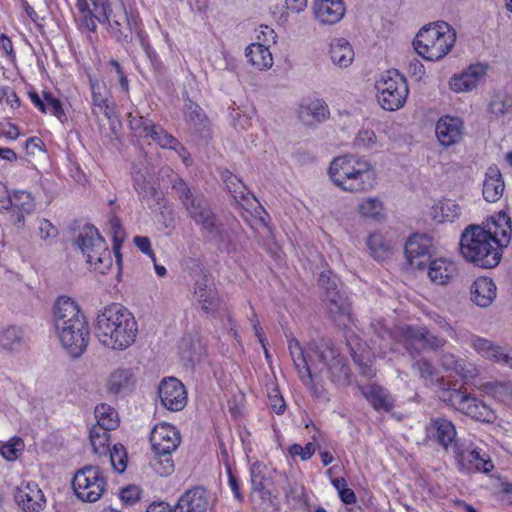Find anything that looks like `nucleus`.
I'll list each match as a JSON object with an SVG mask.
<instances>
[{
  "instance_id": "f257e3e1",
  "label": "nucleus",
  "mask_w": 512,
  "mask_h": 512,
  "mask_svg": "<svg viewBox=\"0 0 512 512\" xmlns=\"http://www.w3.org/2000/svg\"><path fill=\"white\" fill-rule=\"evenodd\" d=\"M138 324L133 313L121 304L103 308L96 318L95 335L106 348L123 351L136 341Z\"/></svg>"
},
{
  "instance_id": "f03ea898",
  "label": "nucleus",
  "mask_w": 512,
  "mask_h": 512,
  "mask_svg": "<svg viewBox=\"0 0 512 512\" xmlns=\"http://www.w3.org/2000/svg\"><path fill=\"white\" fill-rule=\"evenodd\" d=\"M54 319L62 346L71 356H81L89 343L90 328L79 305L69 297H59L54 307Z\"/></svg>"
},
{
  "instance_id": "7ed1b4c3",
  "label": "nucleus",
  "mask_w": 512,
  "mask_h": 512,
  "mask_svg": "<svg viewBox=\"0 0 512 512\" xmlns=\"http://www.w3.org/2000/svg\"><path fill=\"white\" fill-rule=\"evenodd\" d=\"M332 183L345 192L363 193L376 184V173L371 163L356 155L335 157L328 168Z\"/></svg>"
},
{
  "instance_id": "20e7f679",
  "label": "nucleus",
  "mask_w": 512,
  "mask_h": 512,
  "mask_svg": "<svg viewBox=\"0 0 512 512\" xmlns=\"http://www.w3.org/2000/svg\"><path fill=\"white\" fill-rule=\"evenodd\" d=\"M459 245L464 259L476 266L494 268L501 261L502 250L481 225L466 227L462 232Z\"/></svg>"
},
{
  "instance_id": "39448f33",
  "label": "nucleus",
  "mask_w": 512,
  "mask_h": 512,
  "mask_svg": "<svg viewBox=\"0 0 512 512\" xmlns=\"http://www.w3.org/2000/svg\"><path fill=\"white\" fill-rule=\"evenodd\" d=\"M153 458L150 466L160 476H169L174 472L173 454L181 444L180 431L173 425L161 422L156 424L149 436Z\"/></svg>"
},
{
  "instance_id": "423d86ee",
  "label": "nucleus",
  "mask_w": 512,
  "mask_h": 512,
  "mask_svg": "<svg viewBox=\"0 0 512 512\" xmlns=\"http://www.w3.org/2000/svg\"><path fill=\"white\" fill-rule=\"evenodd\" d=\"M456 32L446 22H436L424 26L413 42L416 52L428 61L444 58L454 47Z\"/></svg>"
},
{
  "instance_id": "0eeeda50",
  "label": "nucleus",
  "mask_w": 512,
  "mask_h": 512,
  "mask_svg": "<svg viewBox=\"0 0 512 512\" xmlns=\"http://www.w3.org/2000/svg\"><path fill=\"white\" fill-rule=\"evenodd\" d=\"M95 10L101 6L102 13L108 22V31L120 43H130L133 33L142 30V19L138 12L127 11L122 0L93 1Z\"/></svg>"
},
{
  "instance_id": "6e6552de",
  "label": "nucleus",
  "mask_w": 512,
  "mask_h": 512,
  "mask_svg": "<svg viewBox=\"0 0 512 512\" xmlns=\"http://www.w3.org/2000/svg\"><path fill=\"white\" fill-rule=\"evenodd\" d=\"M171 188L175 191L189 213L191 219L207 235H219V226L215 214L208 206L202 194H193L188 184L178 176L171 180Z\"/></svg>"
},
{
  "instance_id": "1a4fd4ad",
  "label": "nucleus",
  "mask_w": 512,
  "mask_h": 512,
  "mask_svg": "<svg viewBox=\"0 0 512 512\" xmlns=\"http://www.w3.org/2000/svg\"><path fill=\"white\" fill-rule=\"evenodd\" d=\"M75 243L94 271L105 274L112 267L111 251L94 225L85 224L81 227L75 237Z\"/></svg>"
},
{
  "instance_id": "9d476101",
  "label": "nucleus",
  "mask_w": 512,
  "mask_h": 512,
  "mask_svg": "<svg viewBox=\"0 0 512 512\" xmlns=\"http://www.w3.org/2000/svg\"><path fill=\"white\" fill-rule=\"evenodd\" d=\"M392 338L412 357L420 355L424 350H439L446 344L444 338L432 334L425 326H398L393 330Z\"/></svg>"
},
{
  "instance_id": "9b49d317",
  "label": "nucleus",
  "mask_w": 512,
  "mask_h": 512,
  "mask_svg": "<svg viewBox=\"0 0 512 512\" xmlns=\"http://www.w3.org/2000/svg\"><path fill=\"white\" fill-rule=\"evenodd\" d=\"M311 356L318 368L327 371L332 382L337 384H348L351 377V369L346 358L341 355L331 340L322 339L311 349Z\"/></svg>"
},
{
  "instance_id": "f8f14e48",
  "label": "nucleus",
  "mask_w": 512,
  "mask_h": 512,
  "mask_svg": "<svg viewBox=\"0 0 512 512\" xmlns=\"http://www.w3.org/2000/svg\"><path fill=\"white\" fill-rule=\"evenodd\" d=\"M441 399L462 414L483 423H492L496 419L494 410L483 400L469 394L466 390L449 388L442 392Z\"/></svg>"
},
{
  "instance_id": "ddd939ff",
  "label": "nucleus",
  "mask_w": 512,
  "mask_h": 512,
  "mask_svg": "<svg viewBox=\"0 0 512 512\" xmlns=\"http://www.w3.org/2000/svg\"><path fill=\"white\" fill-rule=\"evenodd\" d=\"M288 349L294 366L298 372L299 378L302 383L307 386L314 398L320 399L326 395V390L322 384L315 381L314 376L317 372H322V368L312 359L311 356L306 355V351L301 343L292 335H286Z\"/></svg>"
},
{
  "instance_id": "4468645a",
  "label": "nucleus",
  "mask_w": 512,
  "mask_h": 512,
  "mask_svg": "<svg viewBox=\"0 0 512 512\" xmlns=\"http://www.w3.org/2000/svg\"><path fill=\"white\" fill-rule=\"evenodd\" d=\"M377 98L387 111L402 108L407 100L409 89L403 75L397 70L386 71L376 83Z\"/></svg>"
},
{
  "instance_id": "2eb2a0df",
  "label": "nucleus",
  "mask_w": 512,
  "mask_h": 512,
  "mask_svg": "<svg viewBox=\"0 0 512 512\" xmlns=\"http://www.w3.org/2000/svg\"><path fill=\"white\" fill-rule=\"evenodd\" d=\"M107 478L99 466L86 465L77 470L72 479V488L83 502L98 501L107 490Z\"/></svg>"
},
{
  "instance_id": "dca6fc26",
  "label": "nucleus",
  "mask_w": 512,
  "mask_h": 512,
  "mask_svg": "<svg viewBox=\"0 0 512 512\" xmlns=\"http://www.w3.org/2000/svg\"><path fill=\"white\" fill-rule=\"evenodd\" d=\"M194 284V295L197 297L202 310L207 314H214L223 309V301L208 275L199 268Z\"/></svg>"
},
{
  "instance_id": "f3484780",
  "label": "nucleus",
  "mask_w": 512,
  "mask_h": 512,
  "mask_svg": "<svg viewBox=\"0 0 512 512\" xmlns=\"http://www.w3.org/2000/svg\"><path fill=\"white\" fill-rule=\"evenodd\" d=\"M331 271H323L319 276V283L327 289L328 310L333 315L339 316V325L347 326L352 321L351 304L347 297L336 291V285L328 286Z\"/></svg>"
},
{
  "instance_id": "a211bd4d",
  "label": "nucleus",
  "mask_w": 512,
  "mask_h": 512,
  "mask_svg": "<svg viewBox=\"0 0 512 512\" xmlns=\"http://www.w3.org/2000/svg\"><path fill=\"white\" fill-rule=\"evenodd\" d=\"M158 395L162 405L170 411H180L187 404L186 389L183 383L174 377L161 381Z\"/></svg>"
},
{
  "instance_id": "6ab92c4d",
  "label": "nucleus",
  "mask_w": 512,
  "mask_h": 512,
  "mask_svg": "<svg viewBox=\"0 0 512 512\" xmlns=\"http://www.w3.org/2000/svg\"><path fill=\"white\" fill-rule=\"evenodd\" d=\"M11 203L8 204L3 214L8 216L9 221L22 227L27 215L35 209V199L32 194L26 190H13L10 195Z\"/></svg>"
},
{
  "instance_id": "aec40b11",
  "label": "nucleus",
  "mask_w": 512,
  "mask_h": 512,
  "mask_svg": "<svg viewBox=\"0 0 512 512\" xmlns=\"http://www.w3.org/2000/svg\"><path fill=\"white\" fill-rule=\"evenodd\" d=\"M27 96L32 105L42 114L51 115L61 123L67 121V115L64 110L62 101L52 92L43 90L39 93L35 88L31 87L27 91Z\"/></svg>"
},
{
  "instance_id": "412c9836",
  "label": "nucleus",
  "mask_w": 512,
  "mask_h": 512,
  "mask_svg": "<svg viewBox=\"0 0 512 512\" xmlns=\"http://www.w3.org/2000/svg\"><path fill=\"white\" fill-rule=\"evenodd\" d=\"M89 84L92 96V114L96 117L103 115L107 119L114 117L115 104L105 82L95 76H89Z\"/></svg>"
},
{
  "instance_id": "4be33fe9",
  "label": "nucleus",
  "mask_w": 512,
  "mask_h": 512,
  "mask_svg": "<svg viewBox=\"0 0 512 512\" xmlns=\"http://www.w3.org/2000/svg\"><path fill=\"white\" fill-rule=\"evenodd\" d=\"M481 226L493 237V241L501 250L509 245L512 237V220L505 211L494 213Z\"/></svg>"
},
{
  "instance_id": "5701e85b",
  "label": "nucleus",
  "mask_w": 512,
  "mask_h": 512,
  "mask_svg": "<svg viewBox=\"0 0 512 512\" xmlns=\"http://www.w3.org/2000/svg\"><path fill=\"white\" fill-rule=\"evenodd\" d=\"M488 69L487 64H471L460 74L453 75L449 81V86L455 92L471 91L484 81Z\"/></svg>"
},
{
  "instance_id": "b1692460",
  "label": "nucleus",
  "mask_w": 512,
  "mask_h": 512,
  "mask_svg": "<svg viewBox=\"0 0 512 512\" xmlns=\"http://www.w3.org/2000/svg\"><path fill=\"white\" fill-rule=\"evenodd\" d=\"M427 275L434 285L447 286L458 277L459 267L452 259L438 257L429 262Z\"/></svg>"
},
{
  "instance_id": "393cba45",
  "label": "nucleus",
  "mask_w": 512,
  "mask_h": 512,
  "mask_svg": "<svg viewBox=\"0 0 512 512\" xmlns=\"http://www.w3.org/2000/svg\"><path fill=\"white\" fill-rule=\"evenodd\" d=\"M210 506L207 489L195 486L185 491L174 506V512H206Z\"/></svg>"
},
{
  "instance_id": "a878e982",
  "label": "nucleus",
  "mask_w": 512,
  "mask_h": 512,
  "mask_svg": "<svg viewBox=\"0 0 512 512\" xmlns=\"http://www.w3.org/2000/svg\"><path fill=\"white\" fill-rule=\"evenodd\" d=\"M15 499L18 505L28 512H39L46 504L42 490L34 482L22 483L17 489Z\"/></svg>"
},
{
  "instance_id": "bb28decb",
  "label": "nucleus",
  "mask_w": 512,
  "mask_h": 512,
  "mask_svg": "<svg viewBox=\"0 0 512 512\" xmlns=\"http://www.w3.org/2000/svg\"><path fill=\"white\" fill-rule=\"evenodd\" d=\"M362 396L375 411L390 412L395 407V399L385 387L370 383L359 387Z\"/></svg>"
},
{
  "instance_id": "cd10ccee",
  "label": "nucleus",
  "mask_w": 512,
  "mask_h": 512,
  "mask_svg": "<svg viewBox=\"0 0 512 512\" xmlns=\"http://www.w3.org/2000/svg\"><path fill=\"white\" fill-rule=\"evenodd\" d=\"M463 130V121L460 118L443 116L436 123L435 134L441 145L449 147L462 139Z\"/></svg>"
},
{
  "instance_id": "c85d7f7f",
  "label": "nucleus",
  "mask_w": 512,
  "mask_h": 512,
  "mask_svg": "<svg viewBox=\"0 0 512 512\" xmlns=\"http://www.w3.org/2000/svg\"><path fill=\"white\" fill-rule=\"evenodd\" d=\"M315 18L322 24H336L345 15L343 0H315L313 4Z\"/></svg>"
},
{
  "instance_id": "c756f323",
  "label": "nucleus",
  "mask_w": 512,
  "mask_h": 512,
  "mask_svg": "<svg viewBox=\"0 0 512 512\" xmlns=\"http://www.w3.org/2000/svg\"><path fill=\"white\" fill-rule=\"evenodd\" d=\"M429 439L447 449L455 440L457 432L453 422L445 417L431 420L426 428Z\"/></svg>"
},
{
  "instance_id": "7c9ffc66",
  "label": "nucleus",
  "mask_w": 512,
  "mask_h": 512,
  "mask_svg": "<svg viewBox=\"0 0 512 512\" xmlns=\"http://www.w3.org/2000/svg\"><path fill=\"white\" fill-rule=\"evenodd\" d=\"M298 116L302 122L312 125L325 120L329 116V109L324 101L308 96L301 100Z\"/></svg>"
},
{
  "instance_id": "2f4dec72",
  "label": "nucleus",
  "mask_w": 512,
  "mask_h": 512,
  "mask_svg": "<svg viewBox=\"0 0 512 512\" xmlns=\"http://www.w3.org/2000/svg\"><path fill=\"white\" fill-rule=\"evenodd\" d=\"M505 184L497 166H490L483 182L482 194L487 202H497L503 195Z\"/></svg>"
},
{
  "instance_id": "473e14b6",
  "label": "nucleus",
  "mask_w": 512,
  "mask_h": 512,
  "mask_svg": "<svg viewBox=\"0 0 512 512\" xmlns=\"http://www.w3.org/2000/svg\"><path fill=\"white\" fill-rule=\"evenodd\" d=\"M496 285L489 277H478L471 286V300L480 307H488L496 297Z\"/></svg>"
},
{
  "instance_id": "72a5a7b5",
  "label": "nucleus",
  "mask_w": 512,
  "mask_h": 512,
  "mask_svg": "<svg viewBox=\"0 0 512 512\" xmlns=\"http://www.w3.org/2000/svg\"><path fill=\"white\" fill-rule=\"evenodd\" d=\"M135 378L131 370L119 368L113 371L107 381V390L110 394L126 393L134 387Z\"/></svg>"
},
{
  "instance_id": "f704fd0d",
  "label": "nucleus",
  "mask_w": 512,
  "mask_h": 512,
  "mask_svg": "<svg viewBox=\"0 0 512 512\" xmlns=\"http://www.w3.org/2000/svg\"><path fill=\"white\" fill-rule=\"evenodd\" d=\"M248 61L258 70L269 69L273 65V57L269 47L261 42L250 44L245 50Z\"/></svg>"
},
{
  "instance_id": "c9c22d12",
  "label": "nucleus",
  "mask_w": 512,
  "mask_h": 512,
  "mask_svg": "<svg viewBox=\"0 0 512 512\" xmlns=\"http://www.w3.org/2000/svg\"><path fill=\"white\" fill-rule=\"evenodd\" d=\"M461 214L460 206L453 200L443 198L435 203L430 210V215L438 223L453 222Z\"/></svg>"
},
{
  "instance_id": "e433bc0d",
  "label": "nucleus",
  "mask_w": 512,
  "mask_h": 512,
  "mask_svg": "<svg viewBox=\"0 0 512 512\" xmlns=\"http://www.w3.org/2000/svg\"><path fill=\"white\" fill-rule=\"evenodd\" d=\"M26 347V338L20 327L8 326L0 331V348L8 352L21 351Z\"/></svg>"
},
{
  "instance_id": "4c0bfd02",
  "label": "nucleus",
  "mask_w": 512,
  "mask_h": 512,
  "mask_svg": "<svg viewBox=\"0 0 512 512\" xmlns=\"http://www.w3.org/2000/svg\"><path fill=\"white\" fill-rule=\"evenodd\" d=\"M432 247V239L426 234H413L405 243V254L410 262L414 264L413 260L420 256L427 255Z\"/></svg>"
},
{
  "instance_id": "58836bf2",
  "label": "nucleus",
  "mask_w": 512,
  "mask_h": 512,
  "mask_svg": "<svg viewBox=\"0 0 512 512\" xmlns=\"http://www.w3.org/2000/svg\"><path fill=\"white\" fill-rule=\"evenodd\" d=\"M441 361L446 370L455 371L465 382L474 378L476 375L477 367L473 363L458 358L453 354H444Z\"/></svg>"
},
{
  "instance_id": "ea45409f",
  "label": "nucleus",
  "mask_w": 512,
  "mask_h": 512,
  "mask_svg": "<svg viewBox=\"0 0 512 512\" xmlns=\"http://www.w3.org/2000/svg\"><path fill=\"white\" fill-rule=\"evenodd\" d=\"M330 58L339 67H348L354 59V51L344 38H337L330 44Z\"/></svg>"
},
{
  "instance_id": "a19ab883",
  "label": "nucleus",
  "mask_w": 512,
  "mask_h": 512,
  "mask_svg": "<svg viewBox=\"0 0 512 512\" xmlns=\"http://www.w3.org/2000/svg\"><path fill=\"white\" fill-rule=\"evenodd\" d=\"M351 346V344H348ZM350 352L355 365L358 367L361 376L372 379L376 376V369L373 365V355L370 349L359 347L357 350L350 347Z\"/></svg>"
},
{
  "instance_id": "79ce46f5",
  "label": "nucleus",
  "mask_w": 512,
  "mask_h": 512,
  "mask_svg": "<svg viewBox=\"0 0 512 512\" xmlns=\"http://www.w3.org/2000/svg\"><path fill=\"white\" fill-rule=\"evenodd\" d=\"M96 424L104 430H115L119 424V416L117 411L106 403L98 404L94 410Z\"/></svg>"
},
{
  "instance_id": "37998d69",
  "label": "nucleus",
  "mask_w": 512,
  "mask_h": 512,
  "mask_svg": "<svg viewBox=\"0 0 512 512\" xmlns=\"http://www.w3.org/2000/svg\"><path fill=\"white\" fill-rule=\"evenodd\" d=\"M222 179L235 201L243 205V202L248 200L250 193L241 179L232 174L230 171L223 172Z\"/></svg>"
},
{
  "instance_id": "c03bdc74",
  "label": "nucleus",
  "mask_w": 512,
  "mask_h": 512,
  "mask_svg": "<svg viewBox=\"0 0 512 512\" xmlns=\"http://www.w3.org/2000/svg\"><path fill=\"white\" fill-rule=\"evenodd\" d=\"M89 440L93 451L98 455H106L110 449V431L93 425L89 431Z\"/></svg>"
},
{
  "instance_id": "a18cd8bd",
  "label": "nucleus",
  "mask_w": 512,
  "mask_h": 512,
  "mask_svg": "<svg viewBox=\"0 0 512 512\" xmlns=\"http://www.w3.org/2000/svg\"><path fill=\"white\" fill-rule=\"evenodd\" d=\"M133 187L138 193L140 199H156L158 198L157 188L151 184L146 175L141 171H135L132 175Z\"/></svg>"
},
{
  "instance_id": "49530a36",
  "label": "nucleus",
  "mask_w": 512,
  "mask_h": 512,
  "mask_svg": "<svg viewBox=\"0 0 512 512\" xmlns=\"http://www.w3.org/2000/svg\"><path fill=\"white\" fill-rule=\"evenodd\" d=\"M367 246L373 258L382 261L388 257L391 252L390 244L379 232L371 233L367 239Z\"/></svg>"
},
{
  "instance_id": "de8ad7c7",
  "label": "nucleus",
  "mask_w": 512,
  "mask_h": 512,
  "mask_svg": "<svg viewBox=\"0 0 512 512\" xmlns=\"http://www.w3.org/2000/svg\"><path fill=\"white\" fill-rule=\"evenodd\" d=\"M358 211L362 216L376 220L382 219L385 215L383 203L377 197L364 199L359 204Z\"/></svg>"
},
{
  "instance_id": "09e8293b",
  "label": "nucleus",
  "mask_w": 512,
  "mask_h": 512,
  "mask_svg": "<svg viewBox=\"0 0 512 512\" xmlns=\"http://www.w3.org/2000/svg\"><path fill=\"white\" fill-rule=\"evenodd\" d=\"M129 125L135 137L138 139H148L157 124L144 116H134L131 117Z\"/></svg>"
},
{
  "instance_id": "8fccbe9b",
  "label": "nucleus",
  "mask_w": 512,
  "mask_h": 512,
  "mask_svg": "<svg viewBox=\"0 0 512 512\" xmlns=\"http://www.w3.org/2000/svg\"><path fill=\"white\" fill-rule=\"evenodd\" d=\"M467 460L477 471L489 473L494 469L489 455L481 448L472 449L468 453Z\"/></svg>"
},
{
  "instance_id": "3c124183",
  "label": "nucleus",
  "mask_w": 512,
  "mask_h": 512,
  "mask_svg": "<svg viewBox=\"0 0 512 512\" xmlns=\"http://www.w3.org/2000/svg\"><path fill=\"white\" fill-rule=\"evenodd\" d=\"M108 452L112 469L120 474L125 472L128 464V453L125 446L121 443H116Z\"/></svg>"
},
{
  "instance_id": "603ef678",
  "label": "nucleus",
  "mask_w": 512,
  "mask_h": 512,
  "mask_svg": "<svg viewBox=\"0 0 512 512\" xmlns=\"http://www.w3.org/2000/svg\"><path fill=\"white\" fill-rule=\"evenodd\" d=\"M266 471L267 468L264 463L256 461L252 464L250 469L251 485L254 491L263 492L266 488Z\"/></svg>"
},
{
  "instance_id": "864d4df0",
  "label": "nucleus",
  "mask_w": 512,
  "mask_h": 512,
  "mask_svg": "<svg viewBox=\"0 0 512 512\" xmlns=\"http://www.w3.org/2000/svg\"><path fill=\"white\" fill-rule=\"evenodd\" d=\"M413 368L417 369L426 385H433L437 381V369L429 360L419 359L413 364Z\"/></svg>"
},
{
  "instance_id": "5fc2aeb1",
  "label": "nucleus",
  "mask_w": 512,
  "mask_h": 512,
  "mask_svg": "<svg viewBox=\"0 0 512 512\" xmlns=\"http://www.w3.org/2000/svg\"><path fill=\"white\" fill-rule=\"evenodd\" d=\"M473 348L483 357L490 359L494 362L500 357L501 348L495 346L487 339L477 338L473 341Z\"/></svg>"
},
{
  "instance_id": "6e6d98bb",
  "label": "nucleus",
  "mask_w": 512,
  "mask_h": 512,
  "mask_svg": "<svg viewBox=\"0 0 512 512\" xmlns=\"http://www.w3.org/2000/svg\"><path fill=\"white\" fill-rule=\"evenodd\" d=\"M150 139L163 149H171L174 148L175 145L177 146L179 144V140L176 137L168 133L158 124L155 126Z\"/></svg>"
},
{
  "instance_id": "4d7b16f0",
  "label": "nucleus",
  "mask_w": 512,
  "mask_h": 512,
  "mask_svg": "<svg viewBox=\"0 0 512 512\" xmlns=\"http://www.w3.org/2000/svg\"><path fill=\"white\" fill-rule=\"evenodd\" d=\"M315 450V445L312 442L306 443L305 446L293 443L287 448V452L292 458L299 457L302 461L310 460L314 455Z\"/></svg>"
},
{
  "instance_id": "13d9d810",
  "label": "nucleus",
  "mask_w": 512,
  "mask_h": 512,
  "mask_svg": "<svg viewBox=\"0 0 512 512\" xmlns=\"http://www.w3.org/2000/svg\"><path fill=\"white\" fill-rule=\"evenodd\" d=\"M110 224H111V227H112L113 232H114L113 252H114L117 264L119 266H121L122 255H121V252H120V248H121L122 240H120L118 238L119 234H123L121 221H120V219L118 217L114 216V217H112L110 219Z\"/></svg>"
},
{
  "instance_id": "bf43d9fd",
  "label": "nucleus",
  "mask_w": 512,
  "mask_h": 512,
  "mask_svg": "<svg viewBox=\"0 0 512 512\" xmlns=\"http://www.w3.org/2000/svg\"><path fill=\"white\" fill-rule=\"evenodd\" d=\"M184 115L186 120L193 123H201L205 118L203 109L192 101L185 103Z\"/></svg>"
},
{
  "instance_id": "052dcab7",
  "label": "nucleus",
  "mask_w": 512,
  "mask_h": 512,
  "mask_svg": "<svg viewBox=\"0 0 512 512\" xmlns=\"http://www.w3.org/2000/svg\"><path fill=\"white\" fill-rule=\"evenodd\" d=\"M376 142L377 137L371 129H361L355 138V145L363 148H373Z\"/></svg>"
},
{
  "instance_id": "680f3d73",
  "label": "nucleus",
  "mask_w": 512,
  "mask_h": 512,
  "mask_svg": "<svg viewBox=\"0 0 512 512\" xmlns=\"http://www.w3.org/2000/svg\"><path fill=\"white\" fill-rule=\"evenodd\" d=\"M141 490L135 485H129L121 489L119 497L126 505H133L140 500Z\"/></svg>"
},
{
  "instance_id": "e2e57ef3",
  "label": "nucleus",
  "mask_w": 512,
  "mask_h": 512,
  "mask_svg": "<svg viewBox=\"0 0 512 512\" xmlns=\"http://www.w3.org/2000/svg\"><path fill=\"white\" fill-rule=\"evenodd\" d=\"M80 18H79V28L82 30V31H86V32H95L96 29H97V23H96V16L95 14L93 13V11H88V12H84V13H80Z\"/></svg>"
},
{
  "instance_id": "0e129e2a",
  "label": "nucleus",
  "mask_w": 512,
  "mask_h": 512,
  "mask_svg": "<svg viewBox=\"0 0 512 512\" xmlns=\"http://www.w3.org/2000/svg\"><path fill=\"white\" fill-rule=\"evenodd\" d=\"M277 34L268 25H260L259 32L257 34V42L265 44L269 47L276 43Z\"/></svg>"
},
{
  "instance_id": "69168bd1",
  "label": "nucleus",
  "mask_w": 512,
  "mask_h": 512,
  "mask_svg": "<svg viewBox=\"0 0 512 512\" xmlns=\"http://www.w3.org/2000/svg\"><path fill=\"white\" fill-rule=\"evenodd\" d=\"M483 390L494 397L501 398L508 393L510 385L508 383L488 382L483 385Z\"/></svg>"
},
{
  "instance_id": "338daca9",
  "label": "nucleus",
  "mask_w": 512,
  "mask_h": 512,
  "mask_svg": "<svg viewBox=\"0 0 512 512\" xmlns=\"http://www.w3.org/2000/svg\"><path fill=\"white\" fill-rule=\"evenodd\" d=\"M135 246L145 255H147L153 262L156 261L155 253L151 247V241L146 236H135L133 239Z\"/></svg>"
},
{
  "instance_id": "774afa93",
  "label": "nucleus",
  "mask_w": 512,
  "mask_h": 512,
  "mask_svg": "<svg viewBox=\"0 0 512 512\" xmlns=\"http://www.w3.org/2000/svg\"><path fill=\"white\" fill-rule=\"evenodd\" d=\"M227 475H228V485H229L231 491L233 492L235 499L238 500L239 502H242L244 500V496L241 492L240 479L238 478L237 475H235L233 473V471L230 468L227 469Z\"/></svg>"
}]
</instances>
